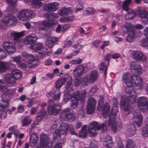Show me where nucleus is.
Masks as SVG:
<instances>
[{
  "label": "nucleus",
  "instance_id": "f257e3e1",
  "mask_svg": "<svg viewBox=\"0 0 148 148\" xmlns=\"http://www.w3.org/2000/svg\"><path fill=\"white\" fill-rule=\"evenodd\" d=\"M101 128L106 130V127L104 124H101L98 125L97 122L93 121L89 125L88 132L90 136H95L97 135V131Z\"/></svg>",
  "mask_w": 148,
  "mask_h": 148
},
{
  "label": "nucleus",
  "instance_id": "f03ea898",
  "mask_svg": "<svg viewBox=\"0 0 148 148\" xmlns=\"http://www.w3.org/2000/svg\"><path fill=\"white\" fill-rule=\"evenodd\" d=\"M69 126L67 124L62 123L60 125L59 128L55 131L53 134V138L57 139L58 140L61 139L60 135H66L68 131Z\"/></svg>",
  "mask_w": 148,
  "mask_h": 148
},
{
  "label": "nucleus",
  "instance_id": "7ed1b4c3",
  "mask_svg": "<svg viewBox=\"0 0 148 148\" xmlns=\"http://www.w3.org/2000/svg\"><path fill=\"white\" fill-rule=\"evenodd\" d=\"M60 116L62 121L68 120L71 121H73L75 119L74 112L71 109L66 108L61 111Z\"/></svg>",
  "mask_w": 148,
  "mask_h": 148
},
{
  "label": "nucleus",
  "instance_id": "20e7f679",
  "mask_svg": "<svg viewBox=\"0 0 148 148\" xmlns=\"http://www.w3.org/2000/svg\"><path fill=\"white\" fill-rule=\"evenodd\" d=\"M98 77V74L97 71L94 70L90 74L85 76L83 78L82 82L83 85L86 86L89 83H93L97 79Z\"/></svg>",
  "mask_w": 148,
  "mask_h": 148
},
{
  "label": "nucleus",
  "instance_id": "39448f33",
  "mask_svg": "<svg viewBox=\"0 0 148 148\" xmlns=\"http://www.w3.org/2000/svg\"><path fill=\"white\" fill-rule=\"evenodd\" d=\"M132 0H125L123 2L122 5V8L127 12V14L125 16V18L127 20H131L135 16V13L134 11L129 9V5L130 4Z\"/></svg>",
  "mask_w": 148,
  "mask_h": 148
},
{
  "label": "nucleus",
  "instance_id": "423d86ee",
  "mask_svg": "<svg viewBox=\"0 0 148 148\" xmlns=\"http://www.w3.org/2000/svg\"><path fill=\"white\" fill-rule=\"evenodd\" d=\"M112 112L113 114H111L109 117L108 125L111 127L112 130L115 132L116 130L117 124L114 121L115 115L118 110L117 105H114L112 107Z\"/></svg>",
  "mask_w": 148,
  "mask_h": 148
},
{
  "label": "nucleus",
  "instance_id": "0eeeda50",
  "mask_svg": "<svg viewBox=\"0 0 148 148\" xmlns=\"http://www.w3.org/2000/svg\"><path fill=\"white\" fill-rule=\"evenodd\" d=\"M53 100L52 99L49 100L48 101L49 105L47 108V112L49 114L56 115L61 110V106L58 105L53 104Z\"/></svg>",
  "mask_w": 148,
  "mask_h": 148
},
{
  "label": "nucleus",
  "instance_id": "6e6552de",
  "mask_svg": "<svg viewBox=\"0 0 148 148\" xmlns=\"http://www.w3.org/2000/svg\"><path fill=\"white\" fill-rule=\"evenodd\" d=\"M138 109L142 112L147 111L148 108V99L145 97L138 98L137 103Z\"/></svg>",
  "mask_w": 148,
  "mask_h": 148
},
{
  "label": "nucleus",
  "instance_id": "1a4fd4ad",
  "mask_svg": "<svg viewBox=\"0 0 148 148\" xmlns=\"http://www.w3.org/2000/svg\"><path fill=\"white\" fill-rule=\"evenodd\" d=\"M126 31L128 33L126 40V41L129 42H131L134 41L135 38V31L133 27L130 25L127 24L125 26Z\"/></svg>",
  "mask_w": 148,
  "mask_h": 148
},
{
  "label": "nucleus",
  "instance_id": "9d476101",
  "mask_svg": "<svg viewBox=\"0 0 148 148\" xmlns=\"http://www.w3.org/2000/svg\"><path fill=\"white\" fill-rule=\"evenodd\" d=\"M22 55L23 57L27 58H32V60L30 59L27 63V66L29 68H34L37 66L38 63V60L37 57H33V56L32 54H30L27 53L25 52H23L22 53Z\"/></svg>",
  "mask_w": 148,
  "mask_h": 148
},
{
  "label": "nucleus",
  "instance_id": "9b49d317",
  "mask_svg": "<svg viewBox=\"0 0 148 148\" xmlns=\"http://www.w3.org/2000/svg\"><path fill=\"white\" fill-rule=\"evenodd\" d=\"M33 13L32 11L25 9L20 11L18 14V17L21 20L24 21L29 20L32 17Z\"/></svg>",
  "mask_w": 148,
  "mask_h": 148
},
{
  "label": "nucleus",
  "instance_id": "f8f14e48",
  "mask_svg": "<svg viewBox=\"0 0 148 148\" xmlns=\"http://www.w3.org/2000/svg\"><path fill=\"white\" fill-rule=\"evenodd\" d=\"M52 143V142L49 140L48 135L42 134L40 136V144L35 148H45L47 147V144Z\"/></svg>",
  "mask_w": 148,
  "mask_h": 148
},
{
  "label": "nucleus",
  "instance_id": "ddd939ff",
  "mask_svg": "<svg viewBox=\"0 0 148 148\" xmlns=\"http://www.w3.org/2000/svg\"><path fill=\"white\" fill-rule=\"evenodd\" d=\"M54 23L53 21L47 19L43 21L42 23H37L36 24V26L38 27V29L39 31H45L46 26L50 27L53 25Z\"/></svg>",
  "mask_w": 148,
  "mask_h": 148
},
{
  "label": "nucleus",
  "instance_id": "4468645a",
  "mask_svg": "<svg viewBox=\"0 0 148 148\" xmlns=\"http://www.w3.org/2000/svg\"><path fill=\"white\" fill-rule=\"evenodd\" d=\"M79 94L80 92L78 90L77 91L73 93L69 98H71L70 106L72 109H75L77 108Z\"/></svg>",
  "mask_w": 148,
  "mask_h": 148
},
{
  "label": "nucleus",
  "instance_id": "2eb2a0df",
  "mask_svg": "<svg viewBox=\"0 0 148 148\" xmlns=\"http://www.w3.org/2000/svg\"><path fill=\"white\" fill-rule=\"evenodd\" d=\"M96 103V102L94 98L91 97L89 99L86 109L87 113L88 114H91L93 113L95 109Z\"/></svg>",
  "mask_w": 148,
  "mask_h": 148
},
{
  "label": "nucleus",
  "instance_id": "dca6fc26",
  "mask_svg": "<svg viewBox=\"0 0 148 148\" xmlns=\"http://www.w3.org/2000/svg\"><path fill=\"white\" fill-rule=\"evenodd\" d=\"M72 87V83H66L65 87V90L64 91V99L65 101H67L71 97V92L73 90Z\"/></svg>",
  "mask_w": 148,
  "mask_h": 148
},
{
  "label": "nucleus",
  "instance_id": "f3484780",
  "mask_svg": "<svg viewBox=\"0 0 148 148\" xmlns=\"http://www.w3.org/2000/svg\"><path fill=\"white\" fill-rule=\"evenodd\" d=\"M16 21L15 17L14 16L10 15L4 17L1 20V22L2 25H11L14 24V22Z\"/></svg>",
  "mask_w": 148,
  "mask_h": 148
},
{
  "label": "nucleus",
  "instance_id": "a211bd4d",
  "mask_svg": "<svg viewBox=\"0 0 148 148\" xmlns=\"http://www.w3.org/2000/svg\"><path fill=\"white\" fill-rule=\"evenodd\" d=\"M3 46L5 50L9 54H11L16 51L14 45L8 41L4 42L3 44Z\"/></svg>",
  "mask_w": 148,
  "mask_h": 148
},
{
  "label": "nucleus",
  "instance_id": "6ab92c4d",
  "mask_svg": "<svg viewBox=\"0 0 148 148\" xmlns=\"http://www.w3.org/2000/svg\"><path fill=\"white\" fill-rule=\"evenodd\" d=\"M132 85L136 89H139L142 88L143 86L142 79L139 76L134 75L132 78Z\"/></svg>",
  "mask_w": 148,
  "mask_h": 148
},
{
  "label": "nucleus",
  "instance_id": "aec40b11",
  "mask_svg": "<svg viewBox=\"0 0 148 148\" xmlns=\"http://www.w3.org/2000/svg\"><path fill=\"white\" fill-rule=\"evenodd\" d=\"M86 67L82 65H79L77 66L73 71V75L76 77H80L83 73H85L87 70Z\"/></svg>",
  "mask_w": 148,
  "mask_h": 148
},
{
  "label": "nucleus",
  "instance_id": "412c9836",
  "mask_svg": "<svg viewBox=\"0 0 148 148\" xmlns=\"http://www.w3.org/2000/svg\"><path fill=\"white\" fill-rule=\"evenodd\" d=\"M132 76L129 73H126L122 76V81L123 83L126 85H132V82L133 80Z\"/></svg>",
  "mask_w": 148,
  "mask_h": 148
},
{
  "label": "nucleus",
  "instance_id": "4be33fe9",
  "mask_svg": "<svg viewBox=\"0 0 148 148\" xmlns=\"http://www.w3.org/2000/svg\"><path fill=\"white\" fill-rule=\"evenodd\" d=\"M58 4L54 2L46 5L44 6V10L47 12H52L55 11L58 8Z\"/></svg>",
  "mask_w": 148,
  "mask_h": 148
},
{
  "label": "nucleus",
  "instance_id": "5701e85b",
  "mask_svg": "<svg viewBox=\"0 0 148 148\" xmlns=\"http://www.w3.org/2000/svg\"><path fill=\"white\" fill-rule=\"evenodd\" d=\"M130 69L134 70L136 74H140L142 72L141 66L138 65L137 62L132 61L131 63Z\"/></svg>",
  "mask_w": 148,
  "mask_h": 148
},
{
  "label": "nucleus",
  "instance_id": "b1692460",
  "mask_svg": "<svg viewBox=\"0 0 148 148\" xmlns=\"http://www.w3.org/2000/svg\"><path fill=\"white\" fill-rule=\"evenodd\" d=\"M59 40L58 38L50 37L47 38L45 43L46 46L49 48H52L55 45V42Z\"/></svg>",
  "mask_w": 148,
  "mask_h": 148
},
{
  "label": "nucleus",
  "instance_id": "393cba45",
  "mask_svg": "<svg viewBox=\"0 0 148 148\" xmlns=\"http://www.w3.org/2000/svg\"><path fill=\"white\" fill-rule=\"evenodd\" d=\"M5 95V93L3 94L2 95V101L0 103V111L4 109L8 106L9 97L8 95L6 96V97Z\"/></svg>",
  "mask_w": 148,
  "mask_h": 148
},
{
  "label": "nucleus",
  "instance_id": "a878e982",
  "mask_svg": "<svg viewBox=\"0 0 148 148\" xmlns=\"http://www.w3.org/2000/svg\"><path fill=\"white\" fill-rule=\"evenodd\" d=\"M139 17L141 19H144L143 21H145L146 23H148V13L144 9L138 10L136 12Z\"/></svg>",
  "mask_w": 148,
  "mask_h": 148
},
{
  "label": "nucleus",
  "instance_id": "bb28decb",
  "mask_svg": "<svg viewBox=\"0 0 148 148\" xmlns=\"http://www.w3.org/2000/svg\"><path fill=\"white\" fill-rule=\"evenodd\" d=\"M47 49L46 48H43L42 50L39 51L37 53V58H40L43 57H45L46 55L47 56H49L51 55L53 52V50H51L47 52Z\"/></svg>",
  "mask_w": 148,
  "mask_h": 148
},
{
  "label": "nucleus",
  "instance_id": "cd10ccee",
  "mask_svg": "<svg viewBox=\"0 0 148 148\" xmlns=\"http://www.w3.org/2000/svg\"><path fill=\"white\" fill-rule=\"evenodd\" d=\"M37 39V37L35 34H32L25 37L24 42L26 45L31 44L34 43Z\"/></svg>",
  "mask_w": 148,
  "mask_h": 148
},
{
  "label": "nucleus",
  "instance_id": "c85d7f7f",
  "mask_svg": "<svg viewBox=\"0 0 148 148\" xmlns=\"http://www.w3.org/2000/svg\"><path fill=\"white\" fill-rule=\"evenodd\" d=\"M11 35L14 37L15 43L16 44H18L20 43L21 41L19 40V38L24 35V32L23 31L19 32H12L11 33Z\"/></svg>",
  "mask_w": 148,
  "mask_h": 148
},
{
  "label": "nucleus",
  "instance_id": "c756f323",
  "mask_svg": "<svg viewBox=\"0 0 148 148\" xmlns=\"http://www.w3.org/2000/svg\"><path fill=\"white\" fill-rule=\"evenodd\" d=\"M132 57L134 59L143 61H145L146 60L145 56L141 52L139 51H134Z\"/></svg>",
  "mask_w": 148,
  "mask_h": 148
},
{
  "label": "nucleus",
  "instance_id": "7c9ffc66",
  "mask_svg": "<svg viewBox=\"0 0 148 148\" xmlns=\"http://www.w3.org/2000/svg\"><path fill=\"white\" fill-rule=\"evenodd\" d=\"M143 119L142 115L140 112H135L134 114L133 121L135 123L139 126L141 124Z\"/></svg>",
  "mask_w": 148,
  "mask_h": 148
},
{
  "label": "nucleus",
  "instance_id": "2f4dec72",
  "mask_svg": "<svg viewBox=\"0 0 148 148\" xmlns=\"http://www.w3.org/2000/svg\"><path fill=\"white\" fill-rule=\"evenodd\" d=\"M127 99L125 98H122L120 104L121 108L125 111H128L130 109V107L128 102L127 101Z\"/></svg>",
  "mask_w": 148,
  "mask_h": 148
},
{
  "label": "nucleus",
  "instance_id": "473e14b6",
  "mask_svg": "<svg viewBox=\"0 0 148 148\" xmlns=\"http://www.w3.org/2000/svg\"><path fill=\"white\" fill-rule=\"evenodd\" d=\"M42 45L40 43H38L35 44L33 45H31L30 47V49L32 50H34V51L35 52L36 54L35 55L36 56L35 57L37 58V53L38 52H36L37 51L40 50V51L41 50H42V49L43 48H42Z\"/></svg>",
  "mask_w": 148,
  "mask_h": 148
},
{
  "label": "nucleus",
  "instance_id": "72a5a7b5",
  "mask_svg": "<svg viewBox=\"0 0 148 148\" xmlns=\"http://www.w3.org/2000/svg\"><path fill=\"white\" fill-rule=\"evenodd\" d=\"M144 32L146 38L143 39L141 40V45L143 47H146L148 49V27H147L145 29Z\"/></svg>",
  "mask_w": 148,
  "mask_h": 148
},
{
  "label": "nucleus",
  "instance_id": "f704fd0d",
  "mask_svg": "<svg viewBox=\"0 0 148 148\" xmlns=\"http://www.w3.org/2000/svg\"><path fill=\"white\" fill-rule=\"evenodd\" d=\"M38 140V137L37 134L36 133L32 134L30 135L29 143L32 146L36 145Z\"/></svg>",
  "mask_w": 148,
  "mask_h": 148
},
{
  "label": "nucleus",
  "instance_id": "c9c22d12",
  "mask_svg": "<svg viewBox=\"0 0 148 148\" xmlns=\"http://www.w3.org/2000/svg\"><path fill=\"white\" fill-rule=\"evenodd\" d=\"M4 79L6 82L10 84H13L16 83V80L17 79L15 78L10 74L6 75Z\"/></svg>",
  "mask_w": 148,
  "mask_h": 148
},
{
  "label": "nucleus",
  "instance_id": "e433bc0d",
  "mask_svg": "<svg viewBox=\"0 0 148 148\" xmlns=\"http://www.w3.org/2000/svg\"><path fill=\"white\" fill-rule=\"evenodd\" d=\"M132 92V94H130L127 98L130 102L134 104L136 103V100L137 95L135 91H133Z\"/></svg>",
  "mask_w": 148,
  "mask_h": 148
},
{
  "label": "nucleus",
  "instance_id": "4c0bfd02",
  "mask_svg": "<svg viewBox=\"0 0 148 148\" xmlns=\"http://www.w3.org/2000/svg\"><path fill=\"white\" fill-rule=\"evenodd\" d=\"M46 114V112L45 109H42L40 110L38 113V115L37 116V121L35 122H37L39 123V122L44 118Z\"/></svg>",
  "mask_w": 148,
  "mask_h": 148
},
{
  "label": "nucleus",
  "instance_id": "58836bf2",
  "mask_svg": "<svg viewBox=\"0 0 148 148\" xmlns=\"http://www.w3.org/2000/svg\"><path fill=\"white\" fill-rule=\"evenodd\" d=\"M105 148H111L112 146V140L109 136H108L105 138L104 143Z\"/></svg>",
  "mask_w": 148,
  "mask_h": 148
},
{
  "label": "nucleus",
  "instance_id": "ea45409f",
  "mask_svg": "<svg viewBox=\"0 0 148 148\" xmlns=\"http://www.w3.org/2000/svg\"><path fill=\"white\" fill-rule=\"evenodd\" d=\"M32 7L35 8H39L43 5L42 2L38 0H32L31 1Z\"/></svg>",
  "mask_w": 148,
  "mask_h": 148
},
{
  "label": "nucleus",
  "instance_id": "a19ab883",
  "mask_svg": "<svg viewBox=\"0 0 148 148\" xmlns=\"http://www.w3.org/2000/svg\"><path fill=\"white\" fill-rule=\"evenodd\" d=\"M11 74L15 78L17 79L21 78L22 77V72L20 71L17 69L13 70Z\"/></svg>",
  "mask_w": 148,
  "mask_h": 148
},
{
  "label": "nucleus",
  "instance_id": "79ce46f5",
  "mask_svg": "<svg viewBox=\"0 0 148 148\" xmlns=\"http://www.w3.org/2000/svg\"><path fill=\"white\" fill-rule=\"evenodd\" d=\"M8 66L7 62L0 61V73L5 71L8 69Z\"/></svg>",
  "mask_w": 148,
  "mask_h": 148
},
{
  "label": "nucleus",
  "instance_id": "37998d69",
  "mask_svg": "<svg viewBox=\"0 0 148 148\" xmlns=\"http://www.w3.org/2000/svg\"><path fill=\"white\" fill-rule=\"evenodd\" d=\"M101 110H98L100 111H102L103 116H106L105 114L108 112L110 110V106L108 103H106L105 104H103L102 107H101Z\"/></svg>",
  "mask_w": 148,
  "mask_h": 148
},
{
  "label": "nucleus",
  "instance_id": "c03bdc74",
  "mask_svg": "<svg viewBox=\"0 0 148 148\" xmlns=\"http://www.w3.org/2000/svg\"><path fill=\"white\" fill-rule=\"evenodd\" d=\"M71 11V10L69 8H63L60 10L59 14L61 16H63L70 14Z\"/></svg>",
  "mask_w": 148,
  "mask_h": 148
},
{
  "label": "nucleus",
  "instance_id": "a18cd8bd",
  "mask_svg": "<svg viewBox=\"0 0 148 148\" xmlns=\"http://www.w3.org/2000/svg\"><path fill=\"white\" fill-rule=\"evenodd\" d=\"M63 81L64 80L61 78L58 79L56 82L55 86L57 90H59L62 85L64 84Z\"/></svg>",
  "mask_w": 148,
  "mask_h": 148
},
{
  "label": "nucleus",
  "instance_id": "49530a36",
  "mask_svg": "<svg viewBox=\"0 0 148 148\" xmlns=\"http://www.w3.org/2000/svg\"><path fill=\"white\" fill-rule=\"evenodd\" d=\"M87 134V130L85 127H83L79 131V136L81 138H85Z\"/></svg>",
  "mask_w": 148,
  "mask_h": 148
},
{
  "label": "nucleus",
  "instance_id": "de8ad7c7",
  "mask_svg": "<svg viewBox=\"0 0 148 148\" xmlns=\"http://www.w3.org/2000/svg\"><path fill=\"white\" fill-rule=\"evenodd\" d=\"M107 66H105L104 63L102 62L100 64L99 68L100 72L101 73L104 72V75L106 76L107 75Z\"/></svg>",
  "mask_w": 148,
  "mask_h": 148
},
{
  "label": "nucleus",
  "instance_id": "09e8293b",
  "mask_svg": "<svg viewBox=\"0 0 148 148\" xmlns=\"http://www.w3.org/2000/svg\"><path fill=\"white\" fill-rule=\"evenodd\" d=\"M61 92L59 90H55L53 92L52 97L55 100H58L60 97Z\"/></svg>",
  "mask_w": 148,
  "mask_h": 148
},
{
  "label": "nucleus",
  "instance_id": "8fccbe9b",
  "mask_svg": "<svg viewBox=\"0 0 148 148\" xmlns=\"http://www.w3.org/2000/svg\"><path fill=\"white\" fill-rule=\"evenodd\" d=\"M32 120L29 119L28 117L24 118L22 121V126L23 127L27 126L29 125L31 122Z\"/></svg>",
  "mask_w": 148,
  "mask_h": 148
},
{
  "label": "nucleus",
  "instance_id": "3c124183",
  "mask_svg": "<svg viewBox=\"0 0 148 148\" xmlns=\"http://www.w3.org/2000/svg\"><path fill=\"white\" fill-rule=\"evenodd\" d=\"M74 19L73 16H66L63 17L60 19V21L61 22H66L72 21Z\"/></svg>",
  "mask_w": 148,
  "mask_h": 148
},
{
  "label": "nucleus",
  "instance_id": "603ef678",
  "mask_svg": "<svg viewBox=\"0 0 148 148\" xmlns=\"http://www.w3.org/2000/svg\"><path fill=\"white\" fill-rule=\"evenodd\" d=\"M62 79L64 80L63 82L65 83L66 82V83H72V77L69 75H66L64 77L62 78Z\"/></svg>",
  "mask_w": 148,
  "mask_h": 148
},
{
  "label": "nucleus",
  "instance_id": "864d4df0",
  "mask_svg": "<svg viewBox=\"0 0 148 148\" xmlns=\"http://www.w3.org/2000/svg\"><path fill=\"white\" fill-rule=\"evenodd\" d=\"M136 132V127L133 125H132L131 128L127 130L128 134L129 136H132Z\"/></svg>",
  "mask_w": 148,
  "mask_h": 148
},
{
  "label": "nucleus",
  "instance_id": "5fc2aeb1",
  "mask_svg": "<svg viewBox=\"0 0 148 148\" xmlns=\"http://www.w3.org/2000/svg\"><path fill=\"white\" fill-rule=\"evenodd\" d=\"M126 148H136V147L132 141L129 139L127 140Z\"/></svg>",
  "mask_w": 148,
  "mask_h": 148
},
{
  "label": "nucleus",
  "instance_id": "6e6d98bb",
  "mask_svg": "<svg viewBox=\"0 0 148 148\" xmlns=\"http://www.w3.org/2000/svg\"><path fill=\"white\" fill-rule=\"evenodd\" d=\"M142 134L144 137H147L148 136V125H146L143 127Z\"/></svg>",
  "mask_w": 148,
  "mask_h": 148
},
{
  "label": "nucleus",
  "instance_id": "4d7b16f0",
  "mask_svg": "<svg viewBox=\"0 0 148 148\" xmlns=\"http://www.w3.org/2000/svg\"><path fill=\"white\" fill-rule=\"evenodd\" d=\"M104 98L103 97H100L97 106V110H101V107H102L103 104V100Z\"/></svg>",
  "mask_w": 148,
  "mask_h": 148
},
{
  "label": "nucleus",
  "instance_id": "13d9d810",
  "mask_svg": "<svg viewBox=\"0 0 148 148\" xmlns=\"http://www.w3.org/2000/svg\"><path fill=\"white\" fill-rule=\"evenodd\" d=\"M127 87H126L125 91V92L128 94H132V92L133 91H135L132 87V85H126Z\"/></svg>",
  "mask_w": 148,
  "mask_h": 148
},
{
  "label": "nucleus",
  "instance_id": "bf43d9fd",
  "mask_svg": "<svg viewBox=\"0 0 148 148\" xmlns=\"http://www.w3.org/2000/svg\"><path fill=\"white\" fill-rule=\"evenodd\" d=\"M95 11L93 8H88L85 10V14L87 15H89L91 14H94L95 13Z\"/></svg>",
  "mask_w": 148,
  "mask_h": 148
},
{
  "label": "nucleus",
  "instance_id": "052dcab7",
  "mask_svg": "<svg viewBox=\"0 0 148 148\" xmlns=\"http://www.w3.org/2000/svg\"><path fill=\"white\" fill-rule=\"evenodd\" d=\"M78 116L80 118H83L84 116V112L83 108H81L79 110L78 113Z\"/></svg>",
  "mask_w": 148,
  "mask_h": 148
},
{
  "label": "nucleus",
  "instance_id": "680f3d73",
  "mask_svg": "<svg viewBox=\"0 0 148 148\" xmlns=\"http://www.w3.org/2000/svg\"><path fill=\"white\" fill-rule=\"evenodd\" d=\"M12 61L18 64L20 63L21 60V57L20 56H18L12 58Z\"/></svg>",
  "mask_w": 148,
  "mask_h": 148
},
{
  "label": "nucleus",
  "instance_id": "e2e57ef3",
  "mask_svg": "<svg viewBox=\"0 0 148 148\" xmlns=\"http://www.w3.org/2000/svg\"><path fill=\"white\" fill-rule=\"evenodd\" d=\"M39 124V123L35 121L33 122V124L31 125V127L29 128V133H31L33 131V129L34 128L35 125H38Z\"/></svg>",
  "mask_w": 148,
  "mask_h": 148
},
{
  "label": "nucleus",
  "instance_id": "0e129e2a",
  "mask_svg": "<svg viewBox=\"0 0 148 148\" xmlns=\"http://www.w3.org/2000/svg\"><path fill=\"white\" fill-rule=\"evenodd\" d=\"M17 0H6L7 3L10 5L14 6Z\"/></svg>",
  "mask_w": 148,
  "mask_h": 148
},
{
  "label": "nucleus",
  "instance_id": "69168bd1",
  "mask_svg": "<svg viewBox=\"0 0 148 148\" xmlns=\"http://www.w3.org/2000/svg\"><path fill=\"white\" fill-rule=\"evenodd\" d=\"M7 55L6 53L4 51H2L0 53V59L3 60L5 58Z\"/></svg>",
  "mask_w": 148,
  "mask_h": 148
},
{
  "label": "nucleus",
  "instance_id": "338daca9",
  "mask_svg": "<svg viewBox=\"0 0 148 148\" xmlns=\"http://www.w3.org/2000/svg\"><path fill=\"white\" fill-rule=\"evenodd\" d=\"M72 45V43L70 40H68L66 41L63 46V47L65 48L70 47Z\"/></svg>",
  "mask_w": 148,
  "mask_h": 148
},
{
  "label": "nucleus",
  "instance_id": "774afa93",
  "mask_svg": "<svg viewBox=\"0 0 148 148\" xmlns=\"http://www.w3.org/2000/svg\"><path fill=\"white\" fill-rule=\"evenodd\" d=\"M45 64L46 66H49L52 63V61L50 59H46L45 62Z\"/></svg>",
  "mask_w": 148,
  "mask_h": 148
}]
</instances>
